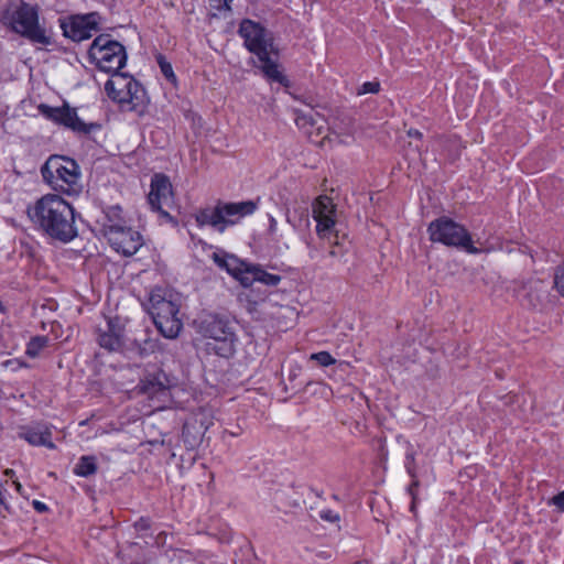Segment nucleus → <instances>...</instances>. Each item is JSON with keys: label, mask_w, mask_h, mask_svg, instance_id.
<instances>
[{"label": "nucleus", "mask_w": 564, "mask_h": 564, "mask_svg": "<svg viewBox=\"0 0 564 564\" xmlns=\"http://www.w3.org/2000/svg\"><path fill=\"white\" fill-rule=\"evenodd\" d=\"M109 235H118L116 238L110 237L109 240L123 256H132L141 248L139 232H135L138 237L134 239L130 231H124L120 224L109 225Z\"/></svg>", "instance_id": "nucleus-19"}, {"label": "nucleus", "mask_w": 564, "mask_h": 564, "mask_svg": "<svg viewBox=\"0 0 564 564\" xmlns=\"http://www.w3.org/2000/svg\"><path fill=\"white\" fill-rule=\"evenodd\" d=\"M415 457L416 451L414 446L409 441H405L404 468L410 477L417 475Z\"/></svg>", "instance_id": "nucleus-27"}, {"label": "nucleus", "mask_w": 564, "mask_h": 564, "mask_svg": "<svg viewBox=\"0 0 564 564\" xmlns=\"http://www.w3.org/2000/svg\"><path fill=\"white\" fill-rule=\"evenodd\" d=\"M412 481L408 487V494L411 496V498L415 501L417 499V488L420 487V480L417 478V475L414 477H411Z\"/></svg>", "instance_id": "nucleus-34"}, {"label": "nucleus", "mask_w": 564, "mask_h": 564, "mask_svg": "<svg viewBox=\"0 0 564 564\" xmlns=\"http://www.w3.org/2000/svg\"><path fill=\"white\" fill-rule=\"evenodd\" d=\"M88 57L98 69L108 74L120 70L127 62L124 46L109 34H100L93 41Z\"/></svg>", "instance_id": "nucleus-8"}, {"label": "nucleus", "mask_w": 564, "mask_h": 564, "mask_svg": "<svg viewBox=\"0 0 564 564\" xmlns=\"http://www.w3.org/2000/svg\"><path fill=\"white\" fill-rule=\"evenodd\" d=\"M313 218L317 223L316 232L321 238L327 237L336 224V207L326 195L317 197L313 203Z\"/></svg>", "instance_id": "nucleus-16"}, {"label": "nucleus", "mask_w": 564, "mask_h": 564, "mask_svg": "<svg viewBox=\"0 0 564 564\" xmlns=\"http://www.w3.org/2000/svg\"><path fill=\"white\" fill-rule=\"evenodd\" d=\"M286 221L293 227V228H297V225L296 223L294 221V219L291 217V215L288 213L286 214Z\"/></svg>", "instance_id": "nucleus-43"}, {"label": "nucleus", "mask_w": 564, "mask_h": 564, "mask_svg": "<svg viewBox=\"0 0 564 564\" xmlns=\"http://www.w3.org/2000/svg\"><path fill=\"white\" fill-rule=\"evenodd\" d=\"M276 232H278V221L276 219L269 215V228H268V234L275 239L276 237Z\"/></svg>", "instance_id": "nucleus-38"}, {"label": "nucleus", "mask_w": 564, "mask_h": 564, "mask_svg": "<svg viewBox=\"0 0 564 564\" xmlns=\"http://www.w3.org/2000/svg\"><path fill=\"white\" fill-rule=\"evenodd\" d=\"M232 1L234 0H210V3H212V7L218 11H221V10L230 11L231 10L230 3Z\"/></svg>", "instance_id": "nucleus-37"}, {"label": "nucleus", "mask_w": 564, "mask_h": 564, "mask_svg": "<svg viewBox=\"0 0 564 564\" xmlns=\"http://www.w3.org/2000/svg\"><path fill=\"white\" fill-rule=\"evenodd\" d=\"M243 273L245 274L241 278V285L245 288L251 286L254 282L275 286L281 281L280 275L269 273L259 265L248 264V267L245 268Z\"/></svg>", "instance_id": "nucleus-21"}, {"label": "nucleus", "mask_w": 564, "mask_h": 564, "mask_svg": "<svg viewBox=\"0 0 564 564\" xmlns=\"http://www.w3.org/2000/svg\"><path fill=\"white\" fill-rule=\"evenodd\" d=\"M311 360H315L322 367H328L336 362V359L328 351H318L310 356Z\"/></svg>", "instance_id": "nucleus-30"}, {"label": "nucleus", "mask_w": 564, "mask_h": 564, "mask_svg": "<svg viewBox=\"0 0 564 564\" xmlns=\"http://www.w3.org/2000/svg\"><path fill=\"white\" fill-rule=\"evenodd\" d=\"M143 352L148 351V350H151L152 352L155 351V349L158 348L159 350H162V346L160 344H156L154 340H151V339H147V340H143Z\"/></svg>", "instance_id": "nucleus-39"}, {"label": "nucleus", "mask_w": 564, "mask_h": 564, "mask_svg": "<svg viewBox=\"0 0 564 564\" xmlns=\"http://www.w3.org/2000/svg\"><path fill=\"white\" fill-rule=\"evenodd\" d=\"M121 212V208L119 206L110 207L106 214L105 217L108 219V223H104V228L106 234L109 235V225L117 224L115 219L119 218V214Z\"/></svg>", "instance_id": "nucleus-31"}, {"label": "nucleus", "mask_w": 564, "mask_h": 564, "mask_svg": "<svg viewBox=\"0 0 564 564\" xmlns=\"http://www.w3.org/2000/svg\"><path fill=\"white\" fill-rule=\"evenodd\" d=\"M212 259L220 269L226 270L231 276L241 283V278L245 274V268L248 267L247 263L224 251L214 252Z\"/></svg>", "instance_id": "nucleus-22"}, {"label": "nucleus", "mask_w": 564, "mask_h": 564, "mask_svg": "<svg viewBox=\"0 0 564 564\" xmlns=\"http://www.w3.org/2000/svg\"><path fill=\"white\" fill-rule=\"evenodd\" d=\"M415 507H416V500L414 501V500L412 499L410 510H411L412 512H414V511H415Z\"/></svg>", "instance_id": "nucleus-45"}, {"label": "nucleus", "mask_w": 564, "mask_h": 564, "mask_svg": "<svg viewBox=\"0 0 564 564\" xmlns=\"http://www.w3.org/2000/svg\"><path fill=\"white\" fill-rule=\"evenodd\" d=\"M97 471V462L94 456L84 455L74 467V474L79 477H89Z\"/></svg>", "instance_id": "nucleus-25"}, {"label": "nucleus", "mask_w": 564, "mask_h": 564, "mask_svg": "<svg viewBox=\"0 0 564 564\" xmlns=\"http://www.w3.org/2000/svg\"><path fill=\"white\" fill-rule=\"evenodd\" d=\"M48 345V337L37 335L32 337L26 344L25 355L30 358H36L40 356L41 351L46 348Z\"/></svg>", "instance_id": "nucleus-26"}, {"label": "nucleus", "mask_w": 564, "mask_h": 564, "mask_svg": "<svg viewBox=\"0 0 564 564\" xmlns=\"http://www.w3.org/2000/svg\"><path fill=\"white\" fill-rule=\"evenodd\" d=\"M162 131H156V132H153L152 134L155 135V134H161Z\"/></svg>", "instance_id": "nucleus-48"}, {"label": "nucleus", "mask_w": 564, "mask_h": 564, "mask_svg": "<svg viewBox=\"0 0 564 564\" xmlns=\"http://www.w3.org/2000/svg\"><path fill=\"white\" fill-rule=\"evenodd\" d=\"M37 109L46 119L63 126L79 135H88L101 128L97 122H84L78 117L76 109L70 108L66 102L62 107H52L46 104H41Z\"/></svg>", "instance_id": "nucleus-11"}, {"label": "nucleus", "mask_w": 564, "mask_h": 564, "mask_svg": "<svg viewBox=\"0 0 564 564\" xmlns=\"http://www.w3.org/2000/svg\"><path fill=\"white\" fill-rule=\"evenodd\" d=\"M11 474H13V470H12V469H7V470H6V475H11Z\"/></svg>", "instance_id": "nucleus-47"}, {"label": "nucleus", "mask_w": 564, "mask_h": 564, "mask_svg": "<svg viewBox=\"0 0 564 564\" xmlns=\"http://www.w3.org/2000/svg\"><path fill=\"white\" fill-rule=\"evenodd\" d=\"M380 90V83L379 82H366L364 83L359 90L358 95H365V94H377Z\"/></svg>", "instance_id": "nucleus-33"}, {"label": "nucleus", "mask_w": 564, "mask_h": 564, "mask_svg": "<svg viewBox=\"0 0 564 564\" xmlns=\"http://www.w3.org/2000/svg\"><path fill=\"white\" fill-rule=\"evenodd\" d=\"M549 503L555 506L560 512H564V490L554 496Z\"/></svg>", "instance_id": "nucleus-36"}, {"label": "nucleus", "mask_w": 564, "mask_h": 564, "mask_svg": "<svg viewBox=\"0 0 564 564\" xmlns=\"http://www.w3.org/2000/svg\"><path fill=\"white\" fill-rule=\"evenodd\" d=\"M155 61L161 69V73L163 74V76L172 84H175L176 83V75L174 74V70H173V67L171 65V63L166 59V57L161 54V53H158L155 55Z\"/></svg>", "instance_id": "nucleus-28"}, {"label": "nucleus", "mask_w": 564, "mask_h": 564, "mask_svg": "<svg viewBox=\"0 0 564 564\" xmlns=\"http://www.w3.org/2000/svg\"><path fill=\"white\" fill-rule=\"evenodd\" d=\"M33 226L44 236L63 243L77 237L74 207L58 194H46L26 208Z\"/></svg>", "instance_id": "nucleus-1"}, {"label": "nucleus", "mask_w": 564, "mask_h": 564, "mask_svg": "<svg viewBox=\"0 0 564 564\" xmlns=\"http://www.w3.org/2000/svg\"><path fill=\"white\" fill-rule=\"evenodd\" d=\"M554 284L560 294L564 296V264L557 267L554 274Z\"/></svg>", "instance_id": "nucleus-32"}, {"label": "nucleus", "mask_w": 564, "mask_h": 564, "mask_svg": "<svg viewBox=\"0 0 564 564\" xmlns=\"http://www.w3.org/2000/svg\"><path fill=\"white\" fill-rule=\"evenodd\" d=\"M295 124L311 139L322 137L328 130L324 117L313 111L295 110Z\"/></svg>", "instance_id": "nucleus-18"}, {"label": "nucleus", "mask_w": 564, "mask_h": 564, "mask_svg": "<svg viewBox=\"0 0 564 564\" xmlns=\"http://www.w3.org/2000/svg\"><path fill=\"white\" fill-rule=\"evenodd\" d=\"M148 308L152 321L162 336L174 339L183 328L180 314L181 296L169 290L155 289L150 294Z\"/></svg>", "instance_id": "nucleus-3"}, {"label": "nucleus", "mask_w": 564, "mask_h": 564, "mask_svg": "<svg viewBox=\"0 0 564 564\" xmlns=\"http://www.w3.org/2000/svg\"><path fill=\"white\" fill-rule=\"evenodd\" d=\"M147 199L151 210L158 214L161 224L177 226V220L166 209L174 203V193L172 183L165 174L155 173L152 176Z\"/></svg>", "instance_id": "nucleus-9"}, {"label": "nucleus", "mask_w": 564, "mask_h": 564, "mask_svg": "<svg viewBox=\"0 0 564 564\" xmlns=\"http://www.w3.org/2000/svg\"><path fill=\"white\" fill-rule=\"evenodd\" d=\"M213 424V417L209 412L199 410L191 415L183 425L182 438L188 449L198 447L204 438L206 431Z\"/></svg>", "instance_id": "nucleus-15"}, {"label": "nucleus", "mask_w": 564, "mask_h": 564, "mask_svg": "<svg viewBox=\"0 0 564 564\" xmlns=\"http://www.w3.org/2000/svg\"><path fill=\"white\" fill-rule=\"evenodd\" d=\"M319 516L323 520L328 522H338L340 519L339 514L330 509L322 510Z\"/></svg>", "instance_id": "nucleus-35"}, {"label": "nucleus", "mask_w": 564, "mask_h": 564, "mask_svg": "<svg viewBox=\"0 0 564 564\" xmlns=\"http://www.w3.org/2000/svg\"><path fill=\"white\" fill-rule=\"evenodd\" d=\"M112 78L108 79L105 84V90L109 98L121 104L128 110H135L138 102L137 93L139 90V83L131 76L123 73H111Z\"/></svg>", "instance_id": "nucleus-12"}, {"label": "nucleus", "mask_w": 564, "mask_h": 564, "mask_svg": "<svg viewBox=\"0 0 564 564\" xmlns=\"http://www.w3.org/2000/svg\"><path fill=\"white\" fill-rule=\"evenodd\" d=\"M409 137L421 139L423 137L422 132L416 129H410L408 132Z\"/></svg>", "instance_id": "nucleus-42"}, {"label": "nucleus", "mask_w": 564, "mask_h": 564, "mask_svg": "<svg viewBox=\"0 0 564 564\" xmlns=\"http://www.w3.org/2000/svg\"><path fill=\"white\" fill-rule=\"evenodd\" d=\"M4 311H6V308H4L3 304H2V302L0 301V313H3Z\"/></svg>", "instance_id": "nucleus-46"}, {"label": "nucleus", "mask_w": 564, "mask_h": 564, "mask_svg": "<svg viewBox=\"0 0 564 564\" xmlns=\"http://www.w3.org/2000/svg\"><path fill=\"white\" fill-rule=\"evenodd\" d=\"M199 332L212 341L207 343L206 350L223 358H230L235 354L236 335L228 321L218 315H208L199 323Z\"/></svg>", "instance_id": "nucleus-7"}, {"label": "nucleus", "mask_w": 564, "mask_h": 564, "mask_svg": "<svg viewBox=\"0 0 564 564\" xmlns=\"http://www.w3.org/2000/svg\"><path fill=\"white\" fill-rule=\"evenodd\" d=\"M195 221L198 227L212 226L217 231L224 232L226 230V227L220 202L213 208L208 207L200 209L195 215Z\"/></svg>", "instance_id": "nucleus-23"}, {"label": "nucleus", "mask_w": 564, "mask_h": 564, "mask_svg": "<svg viewBox=\"0 0 564 564\" xmlns=\"http://www.w3.org/2000/svg\"><path fill=\"white\" fill-rule=\"evenodd\" d=\"M100 20L98 12L76 14L59 19V26L65 37L74 42H82L90 39L94 33L99 31Z\"/></svg>", "instance_id": "nucleus-13"}, {"label": "nucleus", "mask_w": 564, "mask_h": 564, "mask_svg": "<svg viewBox=\"0 0 564 564\" xmlns=\"http://www.w3.org/2000/svg\"><path fill=\"white\" fill-rule=\"evenodd\" d=\"M259 200H245L237 203H221L225 227L236 225L241 218L252 215L258 209Z\"/></svg>", "instance_id": "nucleus-20"}, {"label": "nucleus", "mask_w": 564, "mask_h": 564, "mask_svg": "<svg viewBox=\"0 0 564 564\" xmlns=\"http://www.w3.org/2000/svg\"><path fill=\"white\" fill-rule=\"evenodd\" d=\"M427 232L432 242L455 247L470 254L480 253V249L474 246L468 230L449 217L442 216L430 223Z\"/></svg>", "instance_id": "nucleus-6"}, {"label": "nucleus", "mask_w": 564, "mask_h": 564, "mask_svg": "<svg viewBox=\"0 0 564 564\" xmlns=\"http://www.w3.org/2000/svg\"><path fill=\"white\" fill-rule=\"evenodd\" d=\"M145 443L152 447L151 449H149V452L151 454L161 455V456H165V455L170 454V448L165 445V442L163 438H161V440L150 438V440L143 441V445Z\"/></svg>", "instance_id": "nucleus-29"}, {"label": "nucleus", "mask_w": 564, "mask_h": 564, "mask_svg": "<svg viewBox=\"0 0 564 564\" xmlns=\"http://www.w3.org/2000/svg\"><path fill=\"white\" fill-rule=\"evenodd\" d=\"M95 334L98 345L109 352L120 350L124 344V324L119 316L106 317Z\"/></svg>", "instance_id": "nucleus-14"}, {"label": "nucleus", "mask_w": 564, "mask_h": 564, "mask_svg": "<svg viewBox=\"0 0 564 564\" xmlns=\"http://www.w3.org/2000/svg\"><path fill=\"white\" fill-rule=\"evenodd\" d=\"M18 436L32 446H44L48 449H55L56 445L52 441V430L47 423L33 422L19 427Z\"/></svg>", "instance_id": "nucleus-17"}, {"label": "nucleus", "mask_w": 564, "mask_h": 564, "mask_svg": "<svg viewBox=\"0 0 564 564\" xmlns=\"http://www.w3.org/2000/svg\"><path fill=\"white\" fill-rule=\"evenodd\" d=\"M6 19L11 31L29 40L31 43L43 46L53 44L52 34L40 24L37 6L21 1Z\"/></svg>", "instance_id": "nucleus-5"}, {"label": "nucleus", "mask_w": 564, "mask_h": 564, "mask_svg": "<svg viewBox=\"0 0 564 564\" xmlns=\"http://www.w3.org/2000/svg\"><path fill=\"white\" fill-rule=\"evenodd\" d=\"M175 386L174 380L163 370H147L143 377V397L150 401V413L162 410L171 402V389Z\"/></svg>", "instance_id": "nucleus-10"}, {"label": "nucleus", "mask_w": 564, "mask_h": 564, "mask_svg": "<svg viewBox=\"0 0 564 564\" xmlns=\"http://www.w3.org/2000/svg\"><path fill=\"white\" fill-rule=\"evenodd\" d=\"M32 505H33V508H34L36 511L41 512V513H42V512H45V511H47V510H48L47 506H46L44 502H42V501L34 500V501L32 502Z\"/></svg>", "instance_id": "nucleus-40"}, {"label": "nucleus", "mask_w": 564, "mask_h": 564, "mask_svg": "<svg viewBox=\"0 0 564 564\" xmlns=\"http://www.w3.org/2000/svg\"><path fill=\"white\" fill-rule=\"evenodd\" d=\"M302 217H304L305 221L308 223V213L306 209H303L302 210V214H301Z\"/></svg>", "instance_id": "nucleus-44"}, {"label": "nucleus", "mask_w": 564, "mask_h": 564, "mask_svg": "<svg viewBox=\"0 0 564 564\" xmlns=\"http://www.w3.org/2000/svg\"><path fill=\"white\" fill-rule=\"evenodd\" d=\"M522 302L530 307H538L545 297V285L540 280H531L522 288Z\"/></svg>", "instance_id": "nucleus-24"}, {"label": "nucleus", "mask_w": 564, "mask_h": 564, "mask_svg": "<svg viewBox=\"0 0 564 564\" xmlns=\"http://www.w3.org/2000/svg\"><path fill=\"white\" fill-rule=\"evenodd\" d=\"M243 46L258 58L259 68L271 82L288 85V78L280 72L278 64L279 50L272 33L260 22L242 19L238 29Z\"/></svg>", "instance_id": "nucleus-2"}, {"label": "nucleus", "mask_w": 564, "mask_h": 564, "mask_svg": "<svg viewBox=\"0 0 564 564\" xmlns=\"http://www.w3.org/2000/svg\"><path fill=\"white\" fill-rule=\"evenodd\" d=\"M344 251L343 250H337L335 248L330 249L327 253L328 257H332V258H337V257H343L344 256Z\"/></svg>", "instance_id": "nucleus-41"}, {"label": "nucleus", "mask_w": 564, "mask_h": 564, "mask_svg": "<svg viewBox=\"0 0 564 564\" xmlns=\"http://www.w3.org/2000/svg\"><path fill=\"white\" fill-rule=\"evenodd\" d=\"M41 174L54 191L68 196H78L83 191L79 165L70 158L50 156L41 167Z\"/></svg>", "instance_id": "nucleus-4"}]
</instances>
